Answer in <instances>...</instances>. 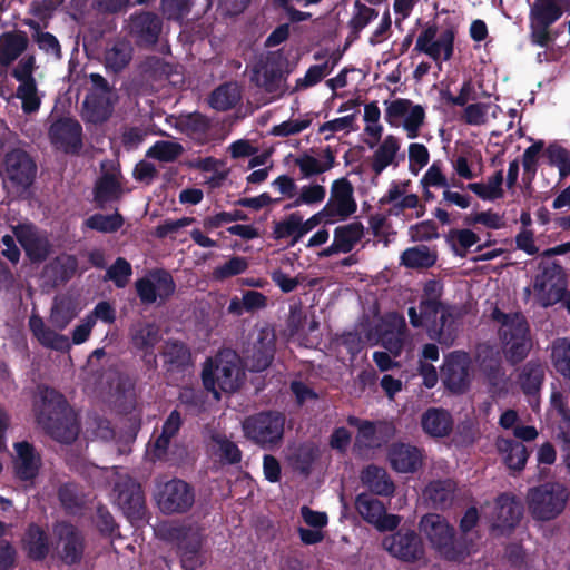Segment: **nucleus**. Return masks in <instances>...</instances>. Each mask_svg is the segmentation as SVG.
<instances>
[{
    "mask_svg": "<svg viewBox=\"0 0 570 570\" xmlns=\"http://www.w3.org/2000/svg\"><path fill=\"white\" fill-rule=\"evenodd\" d=\"M455 491L456 483L452 479L434 480L426 485L424 495L434 509L445 510L452 505Z\"/></svg>",
    "mask_w": 570,
    "mask_h": 570,
    "instance_id": "34",
    "label": "nucleus"
},
{
    "mask_svg": "<svg viewBox=\"0 0 570 570\" xmlns=\"http://www.w3.org/2000/svg\"><path fill=\"white\" fill-rule=\"evenodd\" d=\"M23 549L29 559L43 561L50 551L47 532L37 523H30L22 540Z\"/></svg>",
    "mask_w": 570,
    "mask_h": 570,
    "instance_id": "33",
    "label": "nucleus"
},
{
    "mask_svg": "<svg viewBox=\"0 0 570 570\" xmlns=\"http://www.w3.org/2000/svg\"><path fill=\"white\" fill-rule=\"evenodd\" d=\"M183 417L178 410H173L161 426V433L155 439L151 455L154 460H166L171 439L183 426Z\"/></svg>",
    "mask_w": 570,
    "mask_h": 570,
    "instance_id": "29",
    "label": "nucleus"
},
{
    "mask_svg": "<svg viewBox=\"0 0 570 570\" xmlns=\"http://www.w3.org/2000/svg\"><path fill=\"white\" fill-rule=\"evenodd\" d=\"M124 223V217L118 210L110 215L97 213L89 216L85 222L88 228L100 233H115L122 227Z\"/></svg>",
    "mask_w": 570,
    "mask_h": 570,
    "instance_id": "50",
    "label": "nucleus"
},
{
    "mask_svg": "<svg viewBox=\"0 0 570 570\" xmlns=\"http://www.w3.org/2000/svg\"><path fill=\"white\" fill-rule=\"evenodd\" d=\"M523 504L513 493L503 492L494 502L493 529L502 534L511 533L523 517Z\"/></svg>",
    "mask_w": 570,
    "mask_h": 570,
    "instance_id": "20",
    "label": "nucleus"
},
{
    "mask_svg": "<svg viewBox=\"0 0 570 570\" xmlns=\"http://www.w3.org/2000/svg\"><path fill=\"white\" fill-rule=\"evenodd\" d=\"M247 219V214H245L243 210L235 209L233 212H220L213 216H207L204 218L203 225L206 230H213L225 224Z\"/></svg>",
    "mask_w": 570,
    "mask_h": 570,
    "instance_id": "61",
    "label": "nucleus"
},
{
    "mask_svg": "<svg viewBox=\"0 0 570 570\" xmlns=\"http://www.w3.org/2000/svg\"><path fill=\"white\" fill-rule=\"evenodd\" d=\"M364 226L361 222H352L346 225L337 226L334 229V242L342 253L346 254L353 250L364 236Z\"/></svg>",
    "mask_w": 570,
    "mask_h": 570,
    "instance_id": "43",
    "label": "nucleus"
},
{
    "mask_svg": "<svg viewBox=\"0 0 570 570\" xmlns=\"http://www.w3.org/2000/svg\"><path fill=\"white\" fill-rule=\"evenodd\" d=\"M488 393L492 399H499L508 393V379L498 361L482 365Z\"/></svg>",
    "mask_w": 570,
    "mask_h": 570,
    "instance_id": "41",
    "label": "nucleus"
},
{
    "mask_svg": "<svg viewBox=\"0 0 570 570\" xmlns=\"http://www.w3.org/2000/svg\"><path fill=\"white\" fill-rule=\"evenodd\" d=\"M176 128L194 141L203 145L208 141L212 124L205 115L196 111L181 115Z\"/></svg>",
    "mask_w": 570,
    "mask_h": 570,
    "instance_id": "31",
    "label": "nucleus"
},
{
    "mask_svg": "<svg viewBox=\"0 0 570 570\" xmlns=\"http://www.w3.org/2000/svg\"><path fill=\"white\" fill-rule=\"evenodd\" d=\"M131 275L132 267L130 263L124 257H117L114 264L107 268L105 279L114 282L117 288H124Z\"/></svg>",
    "mask_w": 570,
    "mask_h": 570,
    "instance_id": "55",
    "label": "nucleus"
},
{
    "mask_svg": "<svg viewBox=\"0 0 570 570\" xmlns=\"http://www.w3.org/2000/svg\"><path fill=\"white\" fill-rule=\"evenodd\" d=\"M137 296L142 305H153L159 299L166 303L175 293L176 284L171 274L164 268H155L135 282Z\"/></svg>",
    "mask_w": 570,
    "mask_h": 570,
    "instance_id": "8",
    "label": "nucleus"
},
{
    "mask_svg": "<svg viewBox=\"0 0 570 570\" xmlns=\"http://www.w3.org/2000/svg\"><path fill=\"white\" fill-rule=\"evenodd\" d=\"M379 16V11L356 0L353 6V14L347 22L350 33L346 38L345 48L360 38L361 31Z\"/></svg>",
    "mask_w": 570,
    "mask_h": 570,
    "instance_id": "38",
    "label": "nucleus"
},
{
    "mask_svg": "<svg viewBox=\"0 0 570 570\" xmlns=\"http://www.w3.org/2000/svg\"><path fill=\"white\" fill-rule=\"evenodd\" d=\"M534 292L539 296L542 306H551L563 298L567 292L566 279L548 283V286L544 288V291Z\"/></svg>",
    "mask_w": 570,
    "mask_h": 570,
    "instance_id": "63",
    "label": "nucleus"
},
{
    "mask_svg": "<svg viewBox=\"0 0 570 570\" xmlns=\"http://www.w3.org/2000/svg\"><path fill=\"white\" fill-rule=\"evenodd\" d=\"M27 24L35 30L32 37L40 50L46 53H51L57 58H61V46L55 35L48 31H41L39 23L35 20H29Z\"/></svg>",
    "mask_w": 570,
    "mask_h": 570,
    "instance_id": "53",
    "label": "nucleus"
},
{
    "mask_svg": "<svg viewBox=\"0 0 570 570\" xmlns=\"http://www.w3.org/2000/svg\"><path fill=\"white\" fill-rule=\"evenodd\" d=\"M212 440L217 445L216 454L218 455L222 464L234 465L242 461L243 453L240 449L226 435L215 434Z\"/></svg>",
    "mask_w": 570,
    "mask_h": 570,
    "instance_id": "49",
    "label": "nucleus"
},
{
    "mask_svg": "<svg viewBox=\"0 0 570 570\" xmlns=\"http://www.w3.org/2000/svg\"><path fill=\"white\" fill-rule=\"evenodd\" d=\"M552 360L556 370L570 380V341L562 338L553 344Z\"/></svg>",
    "mask_w": 570,
    "mask_h": 570,
    "instance_id": "58",
    "label": "nucleus"
},
{
    "mask_svg": "<svg viewBox=\"0 0 570 570\" xmlns=\"http://www.w3.org/2000/svg\"><path fill=\"white\" fill-rule=\"evenodd\" d=\"M382 547L392 557L403 562H416L424 558L425 549L421 537L411 529L401 528L386 535Z\"/></svg>",
    "mask_w": 570,
    "mask_h": 570,
    "instance_id": "12",
    "label": "nucleus"
},
{
    "mask_svg": "<svg viewBox=\"0 0 570 570\" xmlns=\"http://www.w3.org/2000/svg\"><path fill=\"white\" fill-rule=\"evenodd\" d=\"M12 233L32 263H41L48 258L51 245L33 224L20 223L12 226Z\"/></svg>",
    "mask_w": 570,
    "mask_h": 570,
    "instance_id": "22",
    "label": "nucleus"
},
{
    "mask_svg": "<svg viewBox=\"0 0 570 570\" xmlns=\"http://www.w3.org/2000/svg\"><path fill=\"white\" fill-rule=\"evenodd\" d=\"M239 100L237 89L232 83L218 86L209 96V106L217 111H227L233 109Z\"/></svg>",
    "mask_w": 570,
    "mask_h": 570,
    "instance_id": "45",
    "label": "nucleus"
},
{
    "mask_svg": "<svg viewBox=\"0 0 570 570\" xmlns=\"http://www.w3.org/2000/svg\"><path fill=\"white\" fill-rule=\"evenodd\" d=\"M471 358L464 351H453L444 356L441 379L446 390L462 394L470 387Z\"/></svg>",
    "mask_w": 570,
    "mask_h": 570,
    "instance_id": "11",
    "label": "nucleus"
},
{
    "mask_svg": "<svg viewBox=\"0 0 570 570\" xmlns=\"http://www.w3.org/2000/svg\"><path fill=\"white\" fill-rule=\"evenodd\" d=\"M29 39L24 31H7L0 37V65L4 68L16 61L28 48Z\"/></svg>",
    "mask_w": 570,
    "mask_h": 570,
    "instance_id": "30",
    "label": "nucleus"
},
{
    "mask_svg": "<svg viewBox=\"0 0 570 570\" xmlns=\"http://www.w3.org/2000/svg\"><path fill=\"white\" fill-rule=\"evenodd\" d=\"M275 334L268 330H261L256 341L253 344L248 361L250 371L262 372L273 362L275 355Z\"/></svg>",
    "mask_w": 570,
    "mask_h": 570,
    "instance_id": "26",
    "label": "nucleus"
},
{
    "mask_svg": "<svg viewBox=\"0 0 570 570\" xmlns=\"http://www.w3.org/2000/svg\"><path fill=\"white\" fill-rule=\"evenodd\" d=\"M130 342L138 350H155L161 338L160 331L154 322H137L130 326Z\"/></svg>",
    "mask_w": 570,
    "mask_h": 570,
    "instance_id": "37",
    "label": "nucleus"
},
{
    "mask_svg": "<svg viewBox=\"0 0 570 570\" xmlns=\"http://www.w3.org/2000/svg\"><path fill=\"white\" fill-rule=\"evenodd\" d=\"M436 35V23L428 24L417 37L414 51L423 52L434 61H439L443 52V60L449 61L454 52L455 31L453 28H446L438 39Z\"/></svg>",
    "mask_w": 570,
    "mask_h": 570,
    "instance_id": "14",
    "label": "nucleus"
},
{
    "mask_svg": "<svg viewBox=\"0 0 570 570\" xmlns=\"http://www.w3.org/2000/svg\"><path fill=\"white\" fill-rule=\"evenodd\" d=\"M320 456V449L313 442H304L298 445L293 454V462L297 470L308 474L312 465Z\"/></svg>",
    "mask_w": 570,
    "mask_h": 570,
    "instance_id": "52",
    "label": "nucleus"
},
{
    "mask_svg": "<svg viewBox=\"0 0 570 570\" xmlns=\"http://www.w3.org/2000/svg\"><path fill=\"white\" fill-rule=\"evenodd\" d=\"M121 185L114 174H104L95 184L94 202L98 208H105L109 202L118 200L121 196Z\"/></svg>",
    "mask_w": 570,
    "mask_h": 570,
    "instance_id": "39",
    "label": "nucleus"
},
{
    "mask_svg": "<svg viewBox=\"0 0 570 570\" xmlns=\"http://www.w3.org/2000/svg\"><path fill=\"white\" fill-rule=\"evenodd\" d=\"M423 187H443L450 188V183L442 171V163L434 161L425 171L421 179Z\"/></svg>",
    "mask_w": 570,
    "mask_h": 570,
    "instance_id": "64",
    "label": "nucleus"
},
{
    "mask_svg": "<svg viewBox=\"0 0 570 570\" xmlns=\"http://www.w3.org/2000/svg\"><path fill=\"white\" fill-rule=\"evenodd\" d=\"M3 175L16 189L26 191L36 179L37 164L26 150L13 148L4 156Z\"/></svg>",
    "mask_w": 570,
    "mask_h": 570,
    "instance_id": "9",
    "label": "nucleus"
},
{
    "mask_svg": "<svg viewBox=\"0 0 570 570\" xmlns=\"http://www.w3.org/2000/svg\"><path fill=\"white\" fill-rule=\"evenodd\" d=\"M52 145L62 149L66 154L77 155L81 150L82 127L71 117H59L49 127L48 131Z\"/></svg>",
    "mask_w": 570,
    "mask_h": 570,
    "instance_id": "16",
    "label": "nucleus"
},
{
    "mask_svg": "<svg viewBox=\"0 0 570 570\" xmlns=\"http://www.w3.org/2000/svg\"><path fill=\"white\" fill-rule=\"evenodd\" d=\"M59 541L62 543L59 552L60 560L66 566L79 564L83 558L86 540L81 530L70 522H61L55 528Z\"/></svg>",
    "mask_w": 570,
    "mask_h": 570,
    "instance_id": "21",
    "label": "nucleus"
},
{
    "mask_svg": "<svg viewBox=\"0 0 570 570\" xmlns=\"http://www.w3.org/2000/svg\"><path fill=\"white\" fill-rule=\"evenodd\" d=\"M424 451L404 442L392 443L387 449L391 468L400 473H414L423 465Z\"/></svg>",
    "mask_w": 570,
    "mask_h": 570,
    "instance_id": "23",
    "label": "nucleus"
},
{
    "mask_svg": "<svg viewBox=\"0 0 570 570\" xmlns=\"http://www.w3.org/2000/svg\"><path fill=\"white\" fill-rule=\"evenodd\" d=\"M544 374L542 363L534 360L527 362L518 377L521 391L529 397L537 396L541 390Z\"/></svg>",
    "mask_w": 570,
    "mask_h": 570,
    "instance_id": "36",
    "label": "nucleus"
},
{
    "mask_svg": "<svg viewBox=\"0 0 570 570\" xmlns=\"http://www.w3.org/2000/svg\"><path fill=\"white\" fill-rule=\"evenodd\" d=\"M37 424L53 440L70 444L78 438L79 423L77 415L63 394L45 386L33 402Z\"/></svg>",
    "mask_w": 570,
    "mask_h": 570,
    "instance_id": "1",
    "label": "nucleus"
},
{
    "mask_svg": "<svg viewBox=\"0 0 570 570\" xmlns=\"http://www.w3.org/2000/svg\"><path fill=\"white\" fill-rule=\"evenodd\" d=\"M163 30V20L150 11H140L129 18V35L140 48L155 46Z\"/></svg>",
    "mask_w": 570,
    "mask_h": 570,
    "instance_id": "18",
    "label": "nucleus"
},
{
    "mask_svg": "<svg viewBox=\"0 0 570 570\" xmlns=\"http://www.w3.org/2000/svg\"><path fill=\"white\" fill-rule=\"evenodd\" d=\"M286 417L275 410L247 416L242 424L245 438L263 450H274L283 443Z\"/></svg>",
    "mask_w": 570,
    "mask_h": 570,
    "instance_id": "4",
    "label": "nucleus"
},
{
    "mask_svg": "<svg viewBox=\"0 0 570 570\" xmlns=\"http://www.w3.org/2000/svg\"><path fill=\"white\" fill-rule=\"evenodd\" d=\"M399 150V139L393 135L386 136L373 154L371 163L373 173L376 176L381 175L385 168L393 164Z\"/></svg>",
    "mask_w": 570,
    "mask_h": 570,
    "instance_id": "40",
    "label": "nucleus"
},
{
    "mask_svg": "<svg viewBox=\"0 0 570 570\" xmlns=\"http://www.w3.org/2000/svg\"><path fill=\"white\" fill-rule=\"evenodd\" d=\"M564 279V272L562 266L558 262H551L542 266L541 273H539L533 283L534 291H544L548 283Z\"/></svg>",
    "mask_w": 570,
    "mask_h": 570,
    "instance_id": "60",
    "label": "nucleus"
},
{
    "mask_svg": "<svg viewBox=\"0 0 570 570\" xmlns=\"http://www.w3.org/2000/svg\"><path fill=\"white\" fill-rule=\"evenodd\" d=\"M543 156L550 166L559 169L560 180L570 175V151L558 142H551L544 148Z\"/></svg>",
    "mask_w": 570,
    "mask_h": 570,
    "instance_id": "48",
    "label": "nucleus"
},
{
    "mask_svg": "<svg viewBox=\"0 0 570 570\" xmlns=\"http://www.w3.org/2000/svg\"><path fill=\"white\" fill-rule=\"evenodd\" d=\"M184 153V147L176 141L158 140L146 153V157L164 163H171L178 159Z\"/></svg>",
    "mask_w": 570,
    "mask_h": 570,
    "instance_id": "51",
    "label": "nucleus"
},
{
    "mask_svg": "<svg viewBox=\"0 0 570 570\" xmlns=\"http://www.w3.org/2000/svg\"><path fill=\"white\" fill-rule=\"evenodd\" d=\"M570 14V0H534L529 10L530 41L540 48L553 43L559 31L551 27L563 16Z\"/></svg>",
    "mask_w": 570,
    "mask_h": 570,
    "instance_id": "3",
    "label": "nucleus"
},
{
    "mask_svg": "<svg viewBox=\"0 0 570 570\" xmlns=\"http://www.w3.org/2000/svg\"><path fill=\"white\" fill-rule=\"evenodd\" d=\"M395 429L385 421H365L357 431L354 449L370 450L380 448L393 438Z\"/></svg>",
    "mask_w": 570,
    "mask_h": 570,
    "instance_id": "25",
    "label": "nucleus"
},
{
    "mask_svg": "<svg viewBox=\"0 0 570 570\" xmlns=\"http://www.w3.org/2000/svg\"><path fill=\"white\" fill-rule=\"evenodd\" d=\"M116 502L131 522L140 521L146 514V499L141 484L127 476L115 485Z\"/></svg>",
    "mask_w": 570,
    "mask_h": 570,
    "instance_id": "15",
    "label": "nucleus"
},
{
    "mask_svg": "<svg viewBox=\"0 0 570 570\" xmlns=\"http://www.w3.org/2000/svg\"><path fill=\"white\" fill-rule=\"evenodd\" d=\"M569 491L559 482H546L528 492L529 511L534 520L551 521L566 509Z\"/></svg>",
    "mask_w": 570,
    "mask_h": 570,
    "instance_id": "5",
    "label": "nucleus"
},
{
    "mask_svg": "<svg viewBox=\"0 0 570 570\" xmlns=\"http://www.w3.org/2000/svg\"><path fill=\"white\" fill-rule=\"evenodd\" d=\"M425 110L421 105H413L405 115L403 128L407 134V138L415 139L419 136L421 126L424 124Z\"/></svg>",
    "mask_w": 570,
    "mask_h": 570,
    "instance_id": "62",
    "label": "nucleus"
},
{
    "mask_svg": "<svg viewBox=\"0 0 570 570\" xmlns=\"http://www.w3.org/2000/svg\"><path fill=\"white\" fill-rule=\"evenodd\" d=\"M441 100L448 106L464 107L469 100H475L476 94L471 79L465 80L458 96H454L449 88L440 91Z\"/></svg>",
    "mask_w": 570,
    "mask_h": 570,
    "instance_id": "57",
    "label": "nucleus"
},
{
    "mask_svg": "<svg viewBox=\"0 0 570 570\" xmlns=\"http://www.w3.org/2000/svg\"><path fill=\"white\" fill-rule=\"evenodd\" d=\"M156 501L165 514L186 513L195 503V489L188 482L174 478L158 488Z\"/></svg>",
    "mask_w": 570,
    "mask_h": 570,
    "instance_id": "7",
    "label": "nucleus"
},
{
    "mask_svg": "<svg viewBox=\"0 0 570 570\" xmlns=\"http://www.w3.org/2000/svg\"><path fill=\"white\" fill-rule=\"evenodd\" d=\"M400 259L401 265L407 268L422 269L434 266L438 256L435 252H432L428 246L420 245L406 248L402 253Z\"/></svg>",
    "mask_w": 570,
    "mask_h": 570,
    "instance_id": "42",
    "label": "nucleus"
},
{
    "mask_svg": "<svg viewBox=\"0 0 570 570\" xmlns=\"http://www.w3.org/2000/svg\"><path fill=\"white\" fill-rule=\"evenodd\" d=\"M357 209L354 198H330L327 204L323 207V213L327 218L340 216L347 218L353 215Z\"/></svg>",
    "mask_w": 570,
    "mask_h": 570,
    "instance_id": "59",
    "label": "nucleus"
},
{
    "mask_svg": "<svg viewBox=\"0 0 570 570\" xmlns=\"http://www.w3.org/2000/svg\"><path fill=\"white\" fill-rule=\"evenodd\" d=\"M248 266L249 264L246 257L232 256L227 262L214 268L213 278L219 282L225 281L245 273Z\"/></svg>",
    "mask_w": 570,
    "mask_h": 570,
    "instance_id": "54",
    "label": "nucleus"
},
{
    "mask_svg": "<svg viewBox=\"0 0 570 570\" xmlns=\"http://www.w3.org/2000/svg\"><path fill=\"white\" fill-rule=\"evenodd\" d=\"M112 114V104L105 94L89 92L82 104L81 118L86 124L101 125Z\"/></svg>",
    "mask_w": 570,
    "mask_h": 570,
    "instance_id": "27",
    "label": "nucleus"
},
{
    "mask_svg": "<svg viewBox=\"0 0 570 570\" xmlns=\"http://www.w3.org/2000/svg\"><path fill=\"white\" fill-rule=\"evenodd\" d=\"M291 237V245L301 240L299 233V212L291 213L284 219L275 222L273 227V238L276 240Z\"/></svg>",
    "mask_w": 570,
    "mask_h": 570,
    "instance_id": "47",
    "label": "nucleus"
},
{
    "mask_svg": "<svg viewBox=\"0 0 570 570\" xmlns=\"http://www.w3.org/2000/svg\"><path fill=\"white\" fill-rule=\"evenodd\" d=\"M361 481L372 493L389 497L394 492V483L386 471L375 464H370L361 472Z\"/></svg>",
    "mask_w": 570,
    "mask_h": 570,
    "instance_id": "35",
    "label": "nucleus"
},
{
    "mask_svg": "<svg viewBox=\"0 0 570 570\" xmlns=\"http://www.w3.org/2000/svg\"><path fill=\"white\" fill-rule=\"evenodd\" d=\"M167 539L177 544L181 564L186 570H194L202 564L203 537L198 530L186 525L170 527L167 529Z\"/></svg>",
    "mask_w": 570,
    "mask_h": 570,
    "instance_id": "13",
    "label": "nucleus"
},
{
    "mask_svg": "<svg viewBox=\"0 0 570 570\" xmlns=\"http://www.w3.org/2000/svg\"><path fill=\"white\" fill-rule=\"evenodd\" d=\"M16 458L12 461L14 476L23 482H32L39 474L41 456L28 441L14 443Z\"/></svg>",
    "mask_w": 570,
    "mask_h": 570,
    "instance_id": "24",
    "label": "nucleus"
},
{
    "mask_svg": "<svg viewBox=\"0 0 570 570\" xmlns=\"http://www.w3.org/2000/svg\"><path fill=\"white\" fill-rule=\"evenodd\" d=\"M498 452L503 456L505 465L515 472L524 469L529 452L525 445L518 440L498 438L495 441Z\"/></svg>",
    "mask_w": 570,
    "mask_h": 570,
    "instance_id": "32",
    "label": "nucleus"
},
{
    "mask_svg": "<svg viewBox=\"0 0 570 570\" xmlns=\"http://www.w3.org/2000/svg\"><path fill=\"white\" fill-rule=\"evenodd\" d=\"M159 356L163 360V368L168 377L185 375L193 366L191 352L188 345L177 338L164 342Z\"/></svg>",
    "mask_w": 570,
    "mask_h": 570,
    "instance_id": "19",
    "label": "nucleus"
},
{
    "mask_svg": "<svg viewBox=\"0 0 570 570\" xmlns=\"http://www.w3.org/2000/svg\"><path fill=\"white\" fill-rule=\"evenodd\" d=\"M77 316L76 308L69 299H61L55 302L51 313L50 322L59 330H63Z\"/></svg>",
    "mask_w": 570,
    "mask_h": 570,
    "instance_id": "56",
    "label": "nucleus"
},
{
    "mask_svg": "<svg viewBox=\"0 0 570 570\" xmlns=\"http://www.w3.org/2000/svg\"><path fill=\"white\" fill-rule=\"evenodd\" d=\"M355 509L364 521L373 524L379 531H393L400 524V517L387 514L384 504L372 494H357Z\"/></svg>",
    "mask_w": 570,
    "mask_h": 570,
    "instance_id": "17",
    "label": "nucleus"
},
{
    "mask_svg": "<svg viewBox=\"0 0 570 570\" xmlns=\"http://www.w3.org/2000/svg\"><path fill=\"white\" fill-rule=\"evenodd\" d=\"M453 424L451 413L442 407H430L421 416L422 430L432 438L449 436Z\"/></svg>",
    "mask_w": 570,
    "mask_h": 570,
    "instance_id": "28",
    "label": "nucleus"
},
{
    "mask_svg": "<svg viewBox=\"0 0 570 570\" xmlns=\"http://www.w3.org/2000/svg\"><path fill=\"white\" fill-rule=\"evenodd\" d=\"M421 530L426 534L432 547L448 561H460L466 551L455 542V530L439 514H426L421 519Z\"/></svg>",
    "mask_w": 570,
    "mask_h": 570,
    "instance_id": "6",
    "label": "nucleus"
},
{
    "mask_svg": "<svg viewBox=\"0 0 570 570\" xmlns=\"http://www.w3.org/2000/svg\"><path fill=\"white\" fill-rule=\"evenodd\" d=\"M283 77L281 57H267L266 63L262 67L261 87L268 94L276 92L281 87Z\"/></svg>",
    "mask_w": 570,
    "mask_h": 570,
    "instance_id": "46",
    "label": "nucleus"
},
{
    "mask_svg": "<svg viewBox=\"0 0 570 570\" xmlns=\"http://www.w3.org/2000/svg\"><path fill=\"white\" fill-rule=\"evenodd\" d=\"M132 48L125 41L116 42L105 53V67L108 71L118 73L131 61Z\"/></svg>",
    "mask_w": 570,
    "mask_h": 570,
    "instance_id": "44",
    "label": "nucleus"
},
{
    "mask_svg": "<svg viewBox=\"0 0 570 570\" xmlns=\"http://www.w3.org/2000/svg\"><path fill=\"white\" fill-rule=\"evenodd\" d=\"M499 336L503 355L509 364L518 365L527 358L533 345L527 318L511 328H500Z\"/></svg>",
    "mask_w": 570,
    "mask_h": 570,
    "instance_id": "10",
    "label": "nucleus"
},
{
    "mask_svg": "<svg viewBox=\"0 0 570 570\" xmlns=\"http://www.w3.org/2000/svg\"><path fill=\"white\" fill-rule=\"evenodd\" d=\"M245 373L239 364V356L232 350L218 352L214 358H208L202 370L204 389L213 393L216 400L220 392L234 393L243 384Z\"/></svg>",
    "mask_w": 570,
    "mask_h": 570,
    "instance_id": "2",
    "label": "nucleus"
}]
</instances>
